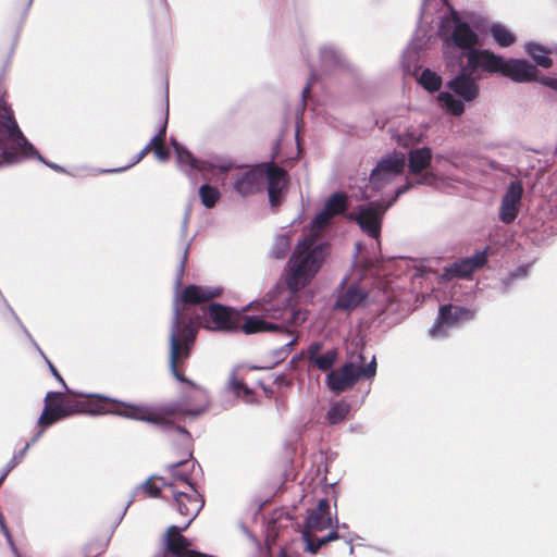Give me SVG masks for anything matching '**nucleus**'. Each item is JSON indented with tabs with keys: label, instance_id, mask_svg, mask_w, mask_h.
<instances>
[{
	"label": "nucleus",
	"instance_id": "f257e3e1",
	"mask_svg": "<svg viewBox=\"0 0 557 557\" xmlns=\"http://www.w3.org/2000/svg\"><path fill=\"white\" fill-rule=\"evenodd\" d=\"M346 208L347 196L343 193H335L325 201L323 209L313 218L287 262L285 269L287 288L276 285L262 299L261 308L271 320L264 317L251 318L245 324L247 332L284 333L288 337L285 346L288 350L293 348L298 338L294 327L301 325L308 315V312L293 304V300L296 293L315 277L329 255L326 244L314 245V242L332 219L343 213Z\"/></svg>",
	"mask_w": 557,
	"mask_h": 557
},
{
	"label": "nucleus",
	"instance_id": "f03ea898",
	"mask_svg": "<svg viewBox=\"0 0 557 557\" xmlns=\"http://www.w3.org/2000/svg\"><path fill=\"white\" fill-rule=\"evenodd\" d=\"M405 165V154L401 152L383 157L372 170L369 184L362 191L364 199L377 196L381 198L362 205L356 212L350 213V218L356 220L360 228L373 238L380 235L382 216L386 209L411 186L409 182L398 185Z\"/></svg>",
	"mask_w": 557,
	"mask_h": 557
},
{
	"label": "nucleus",
	"instance_id": "7ed1b4c3",
	"mask_svg": "<svg viewBox=\"0 0 557 557\" xmlns=\"http://www.w3.org/2000/svg\"><path fill=\"white\" fill-rule=\"evenodd\" d=\"M449 15L445 17L440 26V35L444 39V53L449 65H454V59H461L467 55V66L475 74L478 69L488 73H502L504 59L487 50H475L473 46L478 44V36L469 25L461 22L447 3ZM459 60L456 61L458 63Z\"/></svg>",
	"mask_w": 557,
	"mask_h": 557
},
{
	"label": "nucleus",
	"instance_id": "20e7f679",
	"mask_svg": "<svg viewBox=\"0 0 557 557\" xmlns=\"http://www.w3.org/2000/svg\"><path fill=\"white\" fill-rule=\"evenodd\" d=\"M408 168L412 175L418 176V184L428 185L448 193L458 184H466L469 175L468 161L462 156L436 154L432 149L421 147L410 150Z\"/></svg>",
	"mask_w": 557,
	"mask_h": 557
},
{
	"label": "nucleus",
	"instance_id": "39448f33",
	"mask_svg": "<svg viewBox=\"0 0 557 557\" xmlns=\"http://www.w3.org/2000/svg\"><path fill=\"white\" fill-rule=\"evenodd\" d=\"M220 294V288L189 285L174 299V318L170 335V367L174 376L180 381H184V379L178 373V363L189 357L199 326L198 321L194 320L182 325L186 307L209 301Z\"/></svg>",
	"mask_w": 557,
	"mask_h": 557
},
{
	"label": "nucleus",
	"instance_id": "423d86ee",
	"mask_svg": "<svg viewBox=\"0 0 557 557\" xmlns=\"http://www.w3.org/2000/svg\"><path fill=\"white\" fill-rule=\"evenodd\" d=\"M187 398L188 400L194 401L195 405L184 403L180 405L157 408L120 403L114 399H106L101 408L98 409L96 412H111L128 419L145 421L159 425H168L172 423V416H198L201 412H203L208 407L207 393L205 389L200 387L191 386L190 393L187 396Z\"/></svg>",
	"mask_w": 557,
	"mask_h": 557
},
{
	"label": "nucleus",
	"instance_id": "0eeeda50",
	"mask_svg": "<svg viewBox=\"0 0 557 557\" xmlns=\"http://www.w3.org/2000/svg\"><path fill=\"white\" fill-rule=\"evenodd\" d=\"M0 164H13L20 160L17 153L23 157L37 154L36 148L28 143L18 128L12 112L4 109L0 113Z\"/></svg>",
	"mask_w": 557,
	"mask_h": 557
},
{
	"label": "nucleus",
	"instance_id": "6e6552de",
	"mask_svg": "<svg viewBox=\"0 0 557 557\" xmlns=\"http://www.w3.org/2000/svg\"><path fill=\"white\" fill-rule=\"evenodd\" d=\"M479 78L480 76L475 75L471 70H468L466 65L462 71L447 84L448 88L460 97V99H456L454 95L448 91H442L437 97L441 108L453 115H460L465 111L463 101L469 102L476 98L479 87L475 81Z\"/></svg>",
	"mask_w": 557,
	"mask_h": 557
},
{
	"label": "nucleus",
	"instance_id": "1a4fd4ad",
	"mask_svg": "<svg viewBox=\"0 0 557 557\" xmlns=\"http://www.w3.org/2000/svg\"><path fill=\"white\" fill-rule=\"evenodd\" d=\"M261 301L251 302L250 307L255 308L259 313L252 315H240V313L231 310L227 307L219 304H211L203 312L202 325L208 330L213 331H231L242 330L246 334H252L253 332H247L245 324L256 317H264L267 320H271L261 308Z\"/></svg>",
	"mask_w": 557,
	"mask_h": 557
},
{
	"label": "nucleus",
	"instance_id": "9d476101",
	"mask_svg": "<svg viewBox=\"0 0 557 557\" xmlns=\"http://www.w3.org/2000/svg\"><path fill=\"white\" fill-rule=\"evenodd\" d=\"M180 166L188 174L200 173L202 178L212 180L219 174H224L233 168V162L225 157L213 156L208 160H198L181 146L175 139H171Z\"/></svg>",
	"mask_w": 557,
	"mask_h": 557
},
{
	"label": "nucleus",
	"instance_id": "9b49d317",
	"mask_svg": "<svg viewBox=\"0 0 557 557\" xmlns=\"http://www.w3.org/2000/svg\"><path fill=\"white\" fill-rule=\"evenodd\" d=\"M359 355L356 361L346 362L342 368L332 370L326 376V385L334 393H341L352 386L360 379H372L376 373V360L372 356L368 364Z\"/></svg>",
	"mask_w": 557,
	"mask_h": 557
},
{
	"label": "nucleus",
	"instance_id": "f8f14e48",
	"mask_svg": "<svg viewBox=\"0 0 557 557\" xmlns=\"http://www.w3.org/2000/svg\"><path fill=\"white\" fill-rule=\"evenodd\" d=\"M82 410L83 409L78 403H72L64 397H61L59 393L49 392L45 398L44 411L38 419V424L41 426V431L34 441L38 438L47 426L73 413L81 412Z\"/></svg>",
	"mask_w": 557,
	"mask_h": 557
},
{
	"label": "nucleus",
	"instance_id": "ddd939ff",
	"mask_svg": "<svg viewBox=\"0 0 557 557\" xmlns=\"http://www.w3.org/2000/svg\"><path fill=\"white\" fill-rule=\"evenodd\" d=\"M333 525V519L330 511V503L326 498L319 500L318 506L308 512L305 520L302 539L308 545L313 540L315 533L324 531Z\"/></svg>",
	"mask_w": 557,
	"mask_h": 557
},
{
	"label": "nucleus",
	"instance_id": "4468645a",
	"mask_svg": "<svg viewBox=\"0 0 557 557\" xmlns=\"http://www.w3.org/2000/svg\"><path fill=\"white\" fill-rule=\"evenodd\" d=\"M361 270L356 268L349 277L342 283V292L335 302L336 308L343 310H352L360 306L366 299V293L357 284L361 280Z\"/></svg>",
	"mask_w": 557,
	"mask_h": 557
},
{
	"label": "nucleus",
	"instance_id": "2eb2a0df",
	"mask_svg": "<svg viewBox=\"0 0 557 557\" xmlns=\"http://www.w3.org/2000/svg\"><path fill=\"white\" fill-rule=\"evenodd\" d=\"M473 315L472 311L461 307L443 306L440 308L436 322L430 330V335L434 338L443 337L450 326L470 320Z\"/></svg>",
	"mask_w": 557,
	"mask_h": 557
},
{
	"label": "nucleus",
	"instance_id": "dca6fc26",
	"mask_svg": "<svg viewBox=\"0 0 557 557\" xmlns=\"http://www.w3.org/2000/svg\"><path fill=\"white\" fill-rule=\"evenodd\" d=\"M523 187L520 182H512L503 196L499 219L502 222L512 223L520 210Z\"/></svg>",
	"mask_w": 557,
	"mask_h": 557
},
{
	"label": "nucleus",
	"instance_id": "f3484780",
	"mask_svg": "<svg viewBox=\"0 0 557 557\" xmlns=\"http://www.w3.org/2000/svg\"><path fill=\"white\" fill-rule=\"evenodd\" d=\"M166 123H168V112L165 113L163 124H162L159 133L156 136H153L151 138V140L149 141V144L134 157L133 161L128 165L120 168V169L107 170L106 172H122V171L127 170L128 168L137 164L147 154V152L150 149L153 150L156 157L160 161H166L169 159V151L164 147V138H165V134H166Z\"/></svg>",
	"mask_w": 557,
	"mask_h": 557
},
{
	"label": "nucleus",
	"instance_id": "a211bd4d",
	"mask_svg": "<svg viewBox=\"0 0 557 557\" xmlns=\"http://www.w3.org/2000/svg\"><path fill=\"white\" fill-rule=\"evenodd\" d=\"M263 177L268 180V193L272 206L280 202L282 191L287 186V174L281 168L273 164H262Z\"/></svg>",
	"mask_w": 557,
	"mask_h": 557
},
{
	"label": "nucleus",
	"instance_id": "6ab92c4d",
	"mask_svg": "<svg viewBox=\"0 0 557 557\" xmlns=\"http://www.w3.org/2000/svg\"><path fill=\"white\" fill-rule=\"evenodd\" d=\"M502 74L515 82H529L536 76V70L524 60H504Z\"/></svg>",
	"mask_w": 557,
	"mask_h": 557
},
{
	"label": "nucleus",
	"instance_id": "aec40b11",
	"mask_svg": "<svg viewBox=\"0 0 557 557\" xmlns=\"http://www.w3.org/2000/svg\"><path fill=\"white\" fill-rule=\"evenodd\" d=\"M486 261V252L479 251L473 257L467 258L451 265L447 269V274L456 277H468L473 271L483 267Z\"/></svg>",
	"mask_w": 557,
	"mask_h": 557
},
{
	"label": "nucleus",
	"instance_id": "412c9836",
	"mask_svg": "<svg viewBox=\"0 0 557 557\" xmlns=\"http://www.w3.org/2000/svg\"><path fill=\"white\" fill-rule=\"evenodd\" d=\"M263 178V169L261 165L253 168L246 173H244L235 182V189L240 195H249L256 191L261 186V181Z\"/></svg>",
	"mask_w": 557,
	"mask_h": 557
},
{
	"label": "nucleus",
	"instance_id": "4be33fe9",
	"mask_svg": "<svg viewBox=\"0 0 557 557\" xmlns=\"http://www.w3.org/2000/svg\"><path fill=\"white\" fill-rule=\"evenodd\" d=\"M319 346L312 345L308 350L309 361L321 371L330 370L337 360V351L330 349L322 355H318Z\"/></svg>",
	"mask_w": 557,
	"mask_h": 557
},
{
	"label": "nucleus",
	"instance_id": "5701e85b",
	"mask_svg": "<svg viewBox=\"0 0 557 557\" xmlns=\"http://www.w3.org/2000/svg\"><path fill=\"white\" fill-rule=\"evenodd\" d=\"M244 371V367L238 366L234 368L232 371L230 381H228V389L237 397H242V399L246 403H251L253 400L252 392L247 386L242 383V372Z\"/></svg>",
	"mask_w": 557,
	"mask_h": 557
},
{
	"label": "nucleus",
	"instance_id": "b1692460",
	"mask_svg": "<svg viewBox=\"0 0 557 557\" xmlns=\"http://www.w3.org/2000/svg\"><path fill=\"white\" fill-rule=\"evenodd\" d=\"M191 466L193 462L190 460H181L168 466V471L173 479V483H182L183 490H186V484L190 483L188 479V471Z\"/></svg>",
	"mask_w": 557,
	"mask_h": 557
},
{
	"label": "nucleus",
	"instance_id": "393cba45",
	"mask_svg": "<svg viewBox=\"0 0 557 557\" xmlns=\"http://www.w3.org/2000/svg\"><path fill=\"white\" fill-rule=\"evenodd\" d=\"M424 137L425 132L422 128L409 127L403 133L397 134L394 138L398 145L407 148L423 141Z\"/></svg>",
	"mask_w": 557,
	"mask_h": 557
},
{
	"label": "nucleus",
	"instance_id": "a878e982",
	"mask_svg": "<svg viewBox=\"0 0 557 557\" xmlns=\"http://www.w3.org/2000/svg\"><path fill=\"white\" fill-rule=\"evenodd\" d=\"M525 51L537 65L543 67L552 66V60L548 57L549 51L544 47L536 44H528L525 46Z\"/></svg>",
	"mask_w": 557,
	"mask_h": 557
},
{
	"label": "nucleus",
	"instance_id": "bb28decb",
	"mask_svg": "<svg viewBox=\"0 0 557 557\" xmlns=\"http://www.w3.org/2000/svg\"><path fill=\"white\" fill-rule=\"evenodd\" d=\"M418 82L424 89L430 92L438 90L442 85L441 76L430 69H425L421 72L418 77Z\"/></svg>",
	"mask_w": 557,
	"mask_h": 557
},
{
	"label": "nucleus",
	"instance_id": "cd10ccee",
	"mask_svg": "<svg viewBox=\"0 0 557 557\" xmlns=\"http://www.w3.org/2000/svg\"><path fill=\"white\" fill-rule=\"evenodd\" d=\"M491 34L494 40L502 47H508L515 42V36L504 25L493 24Z\"/></svg>",
	"mask_w": 557,
	"mask_h": 557
},
{
	"label": "nucleus",
	"instance_id": "c85d7f7f",
	"mask_svg": "<svg viewBox=\"0 0 557 557\" xmlns=\"http://www.w3.org/2000/svg\"><path fill=\"white\" fill-rule=\"evenodd\" d=\"M349 409V405L345 401L334 403L327 411L326 419L331 424H337L347 417Z\"/></svg>",
	"mask_w": 557,
	"mask_h": 557
},
{
	"label": "nucleus",
	"instance_id": "c756f323",
	"mask_svg": "<svg viewBox=\"0 0 557 557\" xmlns=\"http://www.w3.org/2000/svg\"><path fill=\"white\" fill-rule=\"evenodd\" d=\"M290 248V235L288 233L276 236L271 253L275 259H282Z\"/></svg>",
	"mask_w": 557,
	"mask_h": 557
},
{
	"label": "nucleus",
	"instance_id": "7c9ffc66",
	"mask_svg": "<svg viewBox=\"0 0 557 557\" xmlns=\"http://www.w3.org/2000/svg\"><path fill=\"white\" fill-rule=\"evenodd\" d=\"M201 202L207 208H212L220 199V193L215 187L203 184L199 189Z\"/></svg>",
	"mask_w": 557,
	"mask_h": 557
},
{
	"label": "nucleus",
	"instance_id": "2f4dec72",
	"mask_svg": "<svg viewBox=\"0 0 557 557\" xmlns=\"http://www.w3.org/2000/svg\"><path fill=\"white\" fill-rule=\"evenodd\" d=\"M339 537L337 531H331L326 536H323L317 541L312 540L308 542V545H306V550L309 553H317V550L324 545L327 542L337 540Z\"/></svg>",
	"mask_w": 557,
	"mask_h": 557
},
{
	"label": "nucleus",
	"instance_id": "473e14b6",
	"mask_svg": "<svg viewBox=\"0 0 557 557\" xmlns=\"http://www.w3.org/2000/svg\"><path fill=\"white\" fill-rule=\"evenodd\" d=\"M28 448V444L24 447L23 451L21 453L20 457L14 456L12 460L9 462L7 469L3 471V473L0 475V484L3 482V480L7 478L9 472L16 467V465L20 462V460L23 458V455L25 450Z\"/></svg>",
	"mask_w": 557,
	"mask_h": 557
},
{
	"label": "nucleus",
	"instance_id": "72a5a7b5",
	"mask_svg": "<svg viewBox=\"0 0 557 557\" xmlns=\"http://www.w3.org/2000/svg\"><path fill=\"white\" fill-rule=\"evenodd\" d=\"M141 488L150 497L158 496L160 492V486L152 480L147 481Z\"/></svg>",
	"mask_w": 557,
	"mask_h": 557
},
{
	"label": "nucleus",
	"instance_id": "f704fd0d",
	"mask_svg": "<svg viewBox=\"0 0 557 557\" xmlns=\"http://www.w3.org/2000/svg\"><path fill=\"white\" fill-rule=\"evenodd\" d=\"M0 529L1 531L3 532V534L5 535L10 546L13 548L14 553L16 554V557H20V555L17 554L16 552V548L14 547V544H13V541H12V537H11V534L4 523V519L2 517V515L0 513Z\"/></svg>",
	"mask_w": 557,
	"mask_h": 557
},
{
	"label": "nucleus",
	"instance_id": "c9c22d12",
	"mask_svg": "<svg viewBox=\"0 0 557 557\" xmlns=\"http://www.w3.org/2000/svg\"><path fill=\"white\" fill-rule=\"evenodd\" d=\"M430 7H431V2L430 0H426L422 7V11H421V18L422 20H425L426 21V15L429 13V10H430Z\"/></svg>",
	"mask_w": 557,
	"mask_h": 557
},
{
	"label": "nucleus",
	"instance_id": "e433bc0d",
	"mask_svg": "<svg viewBox=\"0 0 557 557\" xmlns=\"http://www.w3.org/2000/svg\"><path fill=\"white\" fill-rule=\"evenodd\" d=\"M49 367H50V370H51V372H52L53 376H54L58 381H60L64 387H66V385H65V383H64L63 379L61 377V375L58 373V371L55 370V368H54L50 362H49Z\"/></svg>",
	"mask_w": 557,
	"mask_h": 557
},
{
	"label": "nucleus",
	"instance_id": "4c0bfd02",
	"mask_svg": "<svg viewBox=\"0 0 557 557\" xmlns=\"http://www.w3.org/2000/svg\"><path fill=\"white\" fill-rule=\"evenodd\" d=\"M544 84L554 89H557V78H550V77L545 78Z\"/></svg>",
	"mask_w": 557,
	"mask_h": 557
},
{
	"label": "nucleus",
	"instance_id": "58836bf2",
	"mask_svg": "<svg viewBox=\"0 0 557 557\" xmlns=\"http://www.w3.org/2000/svg\"><path fill=\"white\" fill-rule=\"evenodd\" d=\"M176 431L178 432V434L183 437V441L185 443H187L189 441V434L187 433L186 430L184 429H181V428H177Z\"/></svg>",
	"mask_w": 557,
	"mask_h": 557
},
{
	"label": "nucleus",
	"instance_id": "ea45409f",
	"mask_svg": "<svg viewBox=\"0 0 557 557\" xmlns=\"http://www.w3.org/2000/svg\"><path fill=\"white\" fill-rule=\"evenodd\" d=\"M21 156V158H24L21 153H18ZM33 156H30L29 158H32ZM34 157H36L38 160H40L41 162H45L47 164V162L44 160V158L37 152V154H35ZM48 165L52 169H55V170H59V166L55 165V164H52V163H48Z\"/></svg>",
	"mask_w": 557,
	"mask_h": 557
},
{
	"label": "nucleus",
	"instance_id": "a19ab883",
	"mask_svg": "<svg viewBox=\"0 0 557 557\" xmlns=\"http://www.w3.org/2000/svg\"><path fill=\"white\" fill-rule=\"evenodd\" d=\"M374 267L373 261H362V268L372 269Z\"/></svg>",
	"mask_w": 557,
	"mask_h": 557
},
{
	"label": "nucleus",
	"instance_id": "79ce46f5",
	"mask_svg": "<svg viewBox=\"0 0 557 557\" xmlns=\"http://www.w3.org/2000/svg\"><path fill=\"white\" fill-rule=\"evenodd\" d=\"M186 258H187V250H185V252H184V260H183V262H185ZM183 268H184V263H182V265H181V272L183 271Z\"/></svg>",
	"mask_w": 557,
	"mask_h": 557
},
{
	"label": "nucleus",
	"instance_id": "37998d69",
	"mask_svg": "<svg viewBox=\"0 0 557 557\" xmlns=\"http://www.w3.org/2000/svg\"><path fill=\"white\" fill-rule=\"evenodd\" d=\"M357 250H358V251H357L358 256H360V255H361V248H360V246H359V245H357Z\"/></svg>",
	"mask_w": 557,
	"mask_h": 557
},
{
	"label": "nucleus",
	"instance_id": "c03bdc74",
	"mask_svg": "<svg viewBox=\"0 0 557 557\" xmlns=\"http://www.w3.org/2000/svg\"><path fill=\"white\" fill-rule=\"evenodd\" d=\"M307 92H309V85H307V87L304 90V94H307Z\"/></svg>",
	"mask_w": 557,
	"mask_h": 557
},
{
	"label": "nucleus",
	"instance_id": "a18cd8bd",
	"mask_svg": "<svg viewBox=\"0 0 557 557\" xmlns=\"http://www.w3.org/2000/svg\"><path fill=\"white\" fill-rule=\"evenodd\" d=\"M176 285H177V286H180V285H181V278H180V277L177 278Z\"/></svg>",
	"mask_w": 557,
	"mask_h": 557
},
{
	"label": "nucleus",
	"instance_id": "49530a36",
	"mask_svg": "<svg viewBox=\"0 0 557 557\" xmlns=\"http://www.w3.org/2000/svg\"><path fill=\"white\" fill-rule=\"evenodd\" d=\"M519 275L520 276H524L525 275V271H521V273Z\"/></svg>",
	"mask_w": 557,
	"mask_h": 557
}]
</instances>
